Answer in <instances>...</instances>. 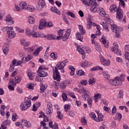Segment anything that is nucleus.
Returning <instances> with one entry per match:
<instances>
[{
    "label": "nucleus",
    "mask_w": 129,
    "mask_h": 129,
    "mask_svg": "<svg viewBox=\"0 0 129 129\" xmlns=\"http://www.w3.org/2000/svg\"><path fill=\"white\" fill-rule=\"evenodd\" d=\"M65 66L64 64L61 62H58L57 64L56 67L54 68V70L53 69V77L54 80H57L58 82L61 81V78L60 77V74H59V72L58 71V69L59 70H62V69H64Z\"/></svg>",
    "instance_id": "f257e3e1"
},
{
    "label": "nucleus",
    "mask_w": 129,
    "mask_h": 129,
    "mask_svg": "<svg viewBox=\"0 0 129 129\" xmlns=\"http://www.w3.org/2000/svg\"><path fill=\"white\" fill-rule=\"evenodd\" d=\"M81 2L85 5V6H89L91 7L90 10L93 13H96L97 10H98V5H97V2L96 0H81Z\"/></svg>",
    "instance_id": "f03ea898"
},
{
    "label": "nucleus",
    "mask_w": 129,
    "mask_h": 129,
    "mask_svg": "<svg viewBox=\"0 0 129 129\" xmlns=\"http://www.w3.org/2000/svg\"><path fill=\"white\" fill-rule=\"evenodd\" d=\"M111 29L113 33H115L116 38H119L120 34L119 33L122 31L121 27H117L115 25H111Z\"/></svg>",
    "instance_id": "7ed1b4c3"
},
{
    "label": "nucleus",
    "mask_w": 129,
    "mask_h": 129,
    "mask_svg": "<svg viewBox=\"0 0 129 129\" xmlns=\"http://www.w3.org/2000/svg\"><path fill=\"white\" fill-rule=\"evenodd\" d=\"M26 7H27V3L22 2L18 5H17V4L15 5L14 10L15 11H17V12H21L23 11V10H26V9H27Z\"/></svg>",
    "instance_id": "20e7f679"
},
{
    "label": "nucleus",
    "mask_w": 129,
    "mask_h": 129,
    "mask_svg": "<svg viewBox=\"0 0 129 129\" xmlns=\"http://www.w3.org/2000/svg\"><path fill=\"white\" fill-rule=\"evenodd\" d=\"M79 29L80 33L78 32L76 34V38L77 40H79V41L82 42V40H83V36L81 35H84V34H85V30L83 29V26H82V25H79Z\"/></svg>",
    "instance_id": "39448f33"
},
{
    "label": "nucleus",
    "mask_w": 129,
    "mask_h": 129,
    "mask_svg": "<svg viewBox=\"0 0 129 129\" xmlns=\"http://www.w3.org/2000/svg\"><path fill=\"white\" fill-rule=\"evenodd\" d=\"M47 68H45L44 66H41L39 67L38 70L37 71V73L39 74V76L42 77H45V76H48V74L47 72H44V71L46 70Z\"/></svg>",
    "instance_id": "423d86ee"
},
{
    "label": "nucleus",
    "mask_w": 129,
    "mask_h": 129,
    "mask_svg": "<svg viewBox=\"0 0 129 129\" xmlns=\"http://www.w3.org/2000/svg\"><path fill=\"white\" fill-rule=\"evenodd\" d=\"M22 80V77L21 76H16L14 78V79H10V83L12 84L14 86H16L17 84H19V83H21Z\"/></svg>",
    "instance_id": "0eeeda50"
},
{
    "label": "nucleus",
    "mask_w": 129,
    "mask_h": 129,
    "mask_svg": "<svg viewBox=\"0 0 129 129\" xmlns=\"http://www.w3.org/2000/svg\"><path fill=\"white\" fill-rule=\"evenodd\" d=\"M114 47L111 48L112 52H113L118 56H121V51L118 49V45L116 43L113 44Z\"/></svg>",
    "instance_id": "6e6552de"
},
{
    "label": "nucleus",
    "mask_w": 129,
    "mask_h": 129,
    "mask_svg": "<svg viewBox=\"0 0 129 129\" xmlns=\"http://www.w3.org/2000/svg\"><path fill=\"white\" fill-rule=\"evenodd\" d=\"M53 113V105L50 102H48L47 105L46 114L48 116H50Z\"/></svg>",
    "instance_id": "1a4fd4ad"
},
{
    "label": "nucleus",
    "mask_w": 129,
    "mask_h": 129,
    "mask_svg": "<svg viewBox=\"0 0 129 129\" xmlns=\"http://www.w3.org/2000/svg\"><path fill=\"white\" fill-rule=\"evenodd\" d=\"M47 27V21L45 19H42L39 21V30H43Z\"/></svg>",
    "instance_id": "9d476101"
},
{
    "label": "nucleus",
    "mask_w": 129,
    "mask_h": 129,
    "mask_svg": "<svg viewBox=\"0 0 129 129\" xmlns=\"http://www.w3.org/2000/svg\"><path fill=\"white\" fill-rule=\"evenodd\" d=\"M45 5L46 4H45V0H39L37 7V8H38V10H42Z\"/></svg>",
    "instance_id": "9b49d317"
},
{
    "label": "nucleus",
    "mask_w": 129,
    "mask_h": 129,
    "mask_svg": "<svg viewBox=\"0 0 129 129\" xmlns=\"http://www.w3.org/2000/svg\"><path fill=\"white\" fill-rule=\"evenodd\" d=\"M5 21L7 25H14L15 24V21H14L13 17H7Z\"/></svg>",
    "instance_id": "f8f14e48"
},
{
    "label": "nucleus",
    "mask_w": 129,
    "mask_h": 129,
    "mask_svg": "<svg viewBox=\"0 0 129 129\" xmlns=\"http://www.w3.org/2000/svg\"><path fill=\"white\" fill-rule=\"evenodd\" d=\"M100 61L102 65L104 66H109L110 65V61L105 59L103 57L100 58Z\"/></svg>",
    "instance_id": "ddd939ff"
},
{
    "label": "nucleus",
    "mask_w": 129,
    "mask_h": 129,
    "mask_svg": "<svg viewBox=\"0 0 129 129\" xmlns=\"http://www.w3.org/2000/svg\"><path fill=\"white\" fill-rule=\"evenodd\" d=\"M77 51H78L79 53L82 54V59H85V53L84 52V49H83V48H82L80 46H78L77 47Z\"/></svg>",
    "instance_id": "4468645a"
},
{
    "label": "nucleus",
    "mask_w": 129,
    "mask_h": 129,
    "mask_svg": "<svg viewBox=\"0 0 129 129\" xmlns=\"http://www.w3.org/2000/svg\"><path fill=\"white\" fill-rule=\"evenodd\" d=\"M22 125H24L27 128H30L31 126H32V124L29 121H27V120H23L22 121Z\"/></svg>",
    "instance_id": "2eb2a0df"
},
{
    "label": "nucleus",
    "mask_w": 129,
    "mask_h": 129,
    "mask_svg": "<svg viewBox=\"0 0 129 129\" xmlns=\"http://www.w3.org/2000/svg\"><path fill=\"white\" fill-rule=\"evenodd\" d=\"M91 27H92V17H88L87 23V28L88 30H90Z\"/></svg>",
    "instance_id": "dca6fc26"
},
{
    "label": "nucleus",
    "mask_w": 129,
    "mask_h": 129,
    "mask_svg": "<svg viewBox=\"0 0 129 129\" xmlns=\"http://www.w3.org/2000/svg\"><path fill=\"white\" fill-rule=\"evenodd\" d=\"M13 29L7 31V34L8 35L9 39H13L16 37V32L13 31Z\"/></svg>",
    "instance_id": "f3484780"
},
{
    "label": "nucleus",
    "mask_w": 129,
    "mask_h": 129,
    "mask_svg": "<svg viewBox=\"0 0 129 129\" xmlns=\"http://www.w3.org/2000/svg\"><path fill=\"white\" fill-rule=\"evenodd\" d=\"M114 13H116V17H123V11L121 9L117 8Z\"/></svg>",
    "instance_id": "a211bd4d"
},
{
    "label": "nucleus",
    "mask_w": 129,
    "mask_h": 129,
    "mask_svg": "<svg viewBox=\"0 0 129 129\" xmlns=\"http://www.w3.org/2000/svg\"><path fill=\"white\" fill-rule=\"evenodd\" d=\"M68 85V82L66 81H61L59 85V87L61 89H65L66 88V87Z\"/></svg>",
    "instance_id": "6ab92c4d"
},
{
    "label": "nucleus",
    "mask_w": 129,
    "mask_h": 129,
    "mask_svg": "<svg viewBox=\"0 0 129 129\" xmlns=\"http://www.w3.org/2000/svg\"><path fill=\"white\" fill-rule=\"evenodd\" d=\"M9 124H11V121L7 120L1 124V127H0V129H6L7 125H9Z\"/></svg>",
    "instance_id": "aec40b11"
},
{
    "label": "nucleus",
    "mask_w": 129,
    "mask_h": 129,
    "mask_svg": "<svg viewBox=\"0 0 129 129\" xmlns=\"http://www.w3.org/2000/svg\"><path fill=\"white\" fill-rule=\"evenodd\" d=\"M63 35H64V30H60L57 32V36H56V40L57 41H59V40H62V37L63 36Z\"/></svg>",
    "instance_id": "412c9836"
},
{
    "label": "nucleus",
    "mask_w": 129,
    "mask_h": 129,
    "mask_svg": "<svg viewBox=\"0 0 129 129\" xmlns=\"http://www.w3.org/2000/svg\"><path fill=\"white\" fill-rule=\"evenodd\" d=\"M47 40H56V36L54 34H47L44 36Z\"/></svg>",
    "instance_id": "4be33fe9"
},
{
    "label": "nucleus",
    "mask_w": 129,
    "mask_h": 129,
    "mask_svg": "<svg viewBox=\"0 0 129 129\" xmlns=\"http://www.w3.org/2000/svg\"><path fill=\"white\" fill-rule=\"evenodd\" d=\"M3 52L5 55H7L9 53V45L5 44L3 45Z\"/></svg>",
    "instance_id": "5701e85b"
},
{
    "label": "nucleus",
    "mask_w": 129,
    "mask_h": 129,
    "mask_svg": "<svg viewBox=\"0 0 129 129\" xmlns=\"http://www.w3.org/2000/svg\"><path fill=\"white\" fill-rule=\"evenodd\" d=\"M25 105H26L28 107H30L31 105V100L28 97H26L24 99V102H23Z\"/></svg>",
    "instance_id": "b1692460"
},
{
    "label": "nucleus",
    "mask_w": 129,
    "mask_h": 129,
    "mask_svg": "<svg viewBox=\"0 0 129 129\" xmlns=\"http://www.w3.org/2000/svg\"><path fill=\"white\" fill-rule=\"evenodd\" d=\"M20 108L22 111H25V110H27L29 107L26 105V104L22 102L20 104Z\"/></svg>",
    "instance_id": "393cba45"
},
{
    "label": "nucleus",
    "mask_w": 129,
    "mask_h": 129,
    "mask_svg": "<svg viewBox=\"0 0 129 129\" xmlns=\"http://www.w3.org/2000/svg\"><path fill=\"white\" fill-rule=\"evenodd\" d=\"M57 81H58L53 82L51 84L52 87H54L56 90L59 89V83Z\"/></svg>",
    "instance_id": "a878e982"
},
{
    "label": "nucleus",
    "mask_w": 129,
    "mask_h": 129,
    "mask_svg": "<svg viewBox=\"0 0 129 129\" xmlns=\"http://www.w3.org/2000/svg\"><path fill=\"white\" fill-rule=\"evenodd\" d=\"M74 90L75 91H78V92L81 94L86 93V92H87L84 88L81 89L75 88Z\"/></svg>",
    "instance_id": "bb28decb"
},
{
    "label": "nucleus",
    "mask_w": 129,
    "mask_h": 129,
    "mask_svg": "<svg viewBox=\"0 0 129 129\" xmlns=\"http://www.w3.org/2000/svg\"><path fill=\"white\" fill-rule=\"evenodd\" d=\"M115 79H119L121 82H122L124 81V79H125V75H124L123 74H122L120 75L119 77H115Z\"/></svg>",
    "instance_id": "cd10ccee"
},
{
    "label": "nucleus",
    "mask_w": 129,
    "mask_h": 129,
    "mask_svg": "<svg viewBox=\"0 0 129 129\" xmlns=\"http://www.w3.org/2000/svg\"><path fill=\"white\" fill-rule=\"evenodd\" d=\"M98 118H96V121L99 122V121H102L103 120V115L100 113H97Z\"/></svg>",
    "instance_id": "c85d7f7f"
},
{
    "label": "nucleus",
    "mask_w": 129,
    "mask_h": 129,
    "mask_svg": "<svg viewBox=\"0 0 129 129\" xmlns=\"http://www.w3.org/2000/svg\"><path fill=\"white\" fill-rule=\"evenodd\" d=\"M94 99H95V102H97L98 101V99H100L101 98V94L100 93H97L95 94L94 96Z\"/></svg>",
    "instance_id": "c756f323"
},
{
    "label": "nucleus",
    "mask_w": 129,
    "mask_h": 129,
    "mask_svg": "<svg viewBox=\"0 0 129 129\" xmlns=\"http://www.w3.org/2000/svg\"><path fill=\"white\" fill-rule=\"evenodd\" d=\"M23 63V64L26 63V60H25L24 56L22 58L21 60H19L18 61H17L16 66H21Z\"/></svg>",
    "instance_id": "7c9ffc66"
},
{
    "label": "nucleus",
    "mask_w": 129,
    "mask_h": 129,
    "mask_svg": "<svg viewBox=\"0 0 129 129\" xmlns=\"http://www.w3.org/2000/svg\"><path fill=\"white\" fill-rule=\"evenodd\" d=\"M69 69L71 71V72H70L71 76H73V75L75 74V68H74V67H73V66H69Z\"/></svg>",
    "instance_id": "2f4dec72"
},
{
    "label": "nucleus",
    "mask_w": 129,
    "mask_h": 129,
    "mask_svg": "<svg viewBox=\"0 0 129 129\" xmlns=\"http://www.w3.org/2000/svg\"><path fill=\"white\" fill-rule=\"evenodd\" d=\"M28 21L29 24H35L36 21H35V18L33 17H28Z\"/></svg>",
    "instance_id": "473e14b6"
},
{
    "label": "nucleus",
    "mask_w": 129,
    "mask_h": 129,
    "mask_svg": "<svg viewBox=\"0 0 129 129\" xmlns=\"http://www.w3.org/2000/svg\"><path fill=\"white\" fill-rule=\"evenodd\" d=\"M50 11L51 12H53V13H55L57 15H60L61 14L60 11H59V10H58V9H57V8L56 7L51 8V9H50Z\"/></svg>",
    "instance_id": "72a5a7b5"
},
{
    "label": "nucleus",
    "mask_w": 129,
    "mask_h": 129,
    "mask_svg": "<svg viewBox=\"0 0 129 129\" xmlns=\"http://www.w3.org/2000/svg\"><path fill=\"white\" fill-rule=\"evenodd\" d=\"M40 91H41L40 93H44L45 90H46L47 88H46V87H45V85H44V84H43L42 83H40Z\"/></svg>",
    "instance_id": "f704fd0d"
},
{
    "label": "nucleus",
    "mask_w": 129,
    "mask_h": 129,
    "mask_svg": "<svg viewBox=\"0 0 129 129\" xmlns=\"http://www.w3.org/2000/svg\"><path fill=\"white\" fill-rule=\"evenodd\" d=\"M15 86H14V85H13L12 84V83H11V81H9V85H8V88L9 89V90H10V91H14V90H15Z\"/></svg>",
    "instance_id": "c9c22d12"
},
{
    "label": "nucleus",
    "mask_w": 129,
    "mask_h": 129,
    "mask_svg": "<svg viewBox=\"0 0 129 129\" xmlns=\"http://www.w3.org/2000/svg\"><path fill=\"white\" fill-rule=\"evenodd\" d=\"M25 10L29 11V12H34L36 9L32 6H28L26 8H25Z\"/></svg>",
    "instance_id": "e433bc0d"
},
{
    "label": "nucleus",
    "mask_w": 129,
    "mask_h": 129,
    "mask_svg": "<svg viewBox=\"0 0 129 129\" xmlns=\"http://www.w3.org/2000/svg\"><path fill=\"white\" fill-rule=\"evenodd\" d=\"M104 21H105V23L107 24H111V23L113 22L109 17H105L104 18Z\"/></svg>",
    "instance_id": "4c0bfd02"
},
{
    "label": "nucleus",
    "mask_w": 129,
    "mask_h": 129,
    "mask_svg": "<svg viewBox=\"0 0 129 129\" xmlns=\"http://www.w3.org/2000/svg\"><path fill=\"white\" fill-rule=\"evenodd\" d=\"M32 58H33L32 54H29L27 55V56L26 57H24V60L26 61V63L27 62H29V61H30V60H31Z\"/></svg>",
    "instance_id": "58836bf2"
},
{
    "label": "nucleus",
    "mask_w": 129,
    "mask_h": 129,
    "mask_svg": "<svg viewBox=\"0 0 129 129\" xmlns=\"http://www.w3.org/2000/svg\"><path fill=\"white\" fill-rule=\"evenodd\" d=\"M13 27H9L8 26H6V27H4L2 29V31H3V32H6V31H7V32H9V31H11L12 30H13Z\"/></svg>",
    "instance_id": "ea45409f"
},
{
    "label": "nucleus",
    "mask_w": 129,
    "mask_h": 129,
    "mask_svg": "<svg viewBox=\"0 0 129 129\" xmlns=\"http://www.w3.org/2000/svg\"><path fill=\"white\" fill-rule=\"evenodd\" d=\"M90 70L91 71H97L98 70H103V69L99 66H96L91 68Z\"/></svg>",
    "instance_id": "a19ab883"
},
{
    "label": "nucleus",
    "mask_w": 129,
    "mask_h": 129,
    "mask_svg": "<svg viewBox=\"0 0 129 129\" xmlns=\"http://www.w3.org/2000/svg\"><path fill=\"white\" fill-rule=\"evenodd\" d=\"M70 36V35L66 33L64 35V36L61 37V40H62V41L63 42H66V41H67V40H68V39H69Z\"/></svg>",
    "instance_id": "79ce46f5"
},
{
    "label": "nucleus",
    "mask_w": 129,
    "mask_h": 129,
    "mask_svg": "<svg viewBox=\"0 0 129 129\" xmlns=\"http://www.w3.org/2000/svg\"><path fill=\"white\" fill-rule=\"evenodd\" d=\"M25 32L27 36H28L29 37L32 36V34L33 32H31V29H30V28H26L25 30Z\"/></svg>",
    "instance_id": "37998d69"
},
{
    "label": "nucleus",
    "mask_w": 129,
    "mask_h": 129,
    "mask_svg": "<svg viewBox=\"0 0 129 129\" xmlns=\"http://www.w3.org/2000/svg\"><path fill=\"white\" fill-rule=\"evenodd\" d=\"M95 81H96V80L94 79V78H91L89 79L88 81L89 85H93V84H94L95 83Z\"/></svg>",
    "instance_id": "c03bdc74"
},
{
    "label": "nucleus",
    "mask_w": 129,
    "mask_h": 129,
    "mask_svg": "<svg viewBox=\"0 0 129 129\" xmlns=\"http://www.w3.org/2000/svg\"><path fill=\"white\" fill-rule=\"evenodd\" d=\"M99 12H100V13H99L100 16H101V17H104V16L107 15L104 12L103 8H101V9H99Z\"/></svg>",
    "instance_id": "a18cd8bd"
},
{
    "label": "nucleus",
    "mask_w": 129,
    "mask_h": 129,
    "mask_svg": "<svg viewBox=\"0 0 129 129\" xmlns=\"http://www.w3.org/2000/svg\"><path fill=\"white\" fill-rule=\"evenodd\" d=\"M95 49H96V51H97L98 52H100L101 51V48H100V45L98 43H95Z\"/></svg>",
    "instance_id": "49530a36"
},
{
    "label": "nucleus",
    "mask_w": 129,
    "mask_h": 129,
    "mask_svg": "<svg viewBox=\"0 0 129 129\" xmlns=\"http://www.w3.org/2000/svg\"><path fill=\"white\" fill-rule=\"evenodd\" d=\"M57 115L56 116V117H57L58 119L61 120L63 119V114H62V113H61V112H60V111H58L57 112Z\"/></svg>",
    "instance_id": "de8ad7c7"
},
{
    "label": "nucleus",
    "mask_w": 129,
    "mask_h": 129,
    "mask_svg": "<svg viewBox=\"0 0 129 129\" xmlns=\"http://www.w3.org/2000/svg\"><path fill=\"white\" fill-rule=\"evenodd\" d=\"M27 75L29 78V80H33V79H34V76H35V74L33 73H27Z\"/></svg>",
    "instance_id": "09e8293b"
},
{
    "label": "nucleus",
    "mask_w": 129,
    "mask_h": 129,
    "mask_svg": "<svg viewBox=\"0 0 129 129\" xmlns=\"http://www.w3.org/2000/svg\"><path fill=\"white\" fill-rule=\"evenodd\" d=\"M78 76H85V72L82 70H80L78 71Z\"/></svg>",
    "instance_id": "8fccbe9b"
},
{
    "label": "nucleus",
    "mask_w": 129,
    "mask_h": 129,
    "mask_svg": "<svg viewBox=\"0 0 129 129\" xmlns=\"http://www.w3.org/2000/svg\"><path fill=\"white\" fill-rule=\"evenodd\" d=\"M110 12H113V11L114 12H115V10H116V5H115V4H113V5H111L110 7Z\"/></svg>",
    "instance_id": "3c124183"
},
{
    "label": "nucleus",
    "mask_w": 129,
    "mask_h": 129,
    "mask_svg": "<svg viewBox=\"0 0 129 129\" xmlns=\"http://www.w3.org/2000/svg\"><path fill=\"white\" fill-rule=\"evenodd\" d=\"M62 20L67 24V25H70V23H69V20H70V18L68 17H63L62 18Z\"/></svg>",
    "instance_id": "603ef678"
},
{
    "label": "nucleus",
    "mask_w": 129,
    "mask_h": 129,
    "mask_svg": "<svg viewBox=\"0 0 129 129\" xmlns=\"http://www.w3.org/2000/svg\"><path fill=\"white\" fill-rule=\"evenodd\" d=\"M31 36L33 37V38H38V37H40V35L39 34V33L36 32V31L32 32Z\"/></svg>",
    "instance_id": "864d4df0"
},
{
    "label": "nucleus",
    "mask_w": 129,
    "mask_h": 129,
    "mask_svg": "<svg viewBox=\"0 0 129 129\" xmlns=\"http://www.w3.org/2000/svg\"><path fill=\"white\" fill-rule=\"evenodd\" d=\"M19 118V116H18V115H17V113H14L12 114V120L13 121H16L17 119Z\"/></svg>",
    "instance_id": "5fc2aeb1"
},
{
    "label": "nucleus",
    "mask_w": 129,
    "mask_h": 129,
    "mask_svg": "<svg viewBox=\"0 0 129 129\" xmlns=\"http://www.w3.org/2000/svg\"><path fill=\"white\" fill-rule=\"evenodd\" d=\"M103 75L106 79H109V78H110V76L108 75V73L107 72H103Z\"/></svg>",
    "instance_id": "6e6d98bb"
},
{
    "label": "nucleus",
    "mask_w": 129,
    "mask_h": 129,
    "mask_svg": "<svg viewBox=\"0 0 129 129\" xmlns=\"http://www.w3.org/2000/svg\"><path fill=\"white\" fill-rule=\"evenodd\" d=\"M68 95L74 98V99H76V96H75V94H74L73 92H70L68 93Z\"/></svg>",
    "instance_id": "4d7b16f0"
},
{
    "label": "nucleus",
    "mask_w": 129,
    "mask_h": 129,
    "mask_svg": "<svg viewBox=\"0 0 129 129\" xmlns=\"http://www.w3.org/2000/svg\"><path fill=\"white\" fill-rule=\"evenodd\" d=\"M101 42L104 45V47L105 48H108V43L106 42V40L102 38V40H101Z\"/></svg>",
    "instance_id": "13d9d810"
},
{
    "label": "nucleus",
    "mask_w": 129,
    "mask_h": 129,
    "mask_svg": "<svg viewBox=\"0 0 129 129\" xmlns=\"http://www.w3.org/2000/svg\"><path fill=\"white\" fill-rule=\"evenodd\" d=\"M90 116L94 120H95L96 121V115H95V113L92 112L90 114Z\"/></svg>",
    "instance_id": "bf43d9fd"
},
{
    "label": "nucleus",
    "mask_w": 129,
    "mask_h": 129,
    "mask_svg": "<svg viewBox=\"0 0 129 129\" xmlns=\"http://www.w3.org/2000/svg\"><path fill=\"white\" fill-rule=\"evenodd\" d=\"M81 121L83 125H86V124H87V121H86V119H85V117H83L81 118Z\"/></svg>",
    "instance_id": "052dcab7"
},
{
    "label": "nucleus",
    "mask_w": 129,
    "mask_h": 129,
    "mask_svg": "<svg viewBox=\"0 0 129 129\" xmlns=\"http://www.w3.org/2000/svg\"><path fill=\"white\" fill-rule=\"evenodd\" d=\"M87 102L89 107H91L92 106V98H88Z\"/></svg>",
    "instance_id": "680f3d73"
},
{
    "label": "nucleus",
    "mask_w": 129,
    "mask_h": 129,
    "mask_svg": "<svg viewBox=\"0 0 129 129\" xmlns=\"http://www.w3.org/2000/svg\"><path fill=\"white\" fill-rule=\"evenodd\" d=\"M71 106V105H70V104H66L64 106V111H66V112L68 111V110L70 109Z\"/></svg>",
    "instance_id": "e2e57ef3"
},
{
    "label": "nucleus",
    "mask_w": 129,
    "mask_h": 129,
    "mask_svg": "<svg viewBox=\"0 0 129 129\" xmlns=\"http://www.w3.org/2000/svg\"><path fill=\"white\" fill-rule=\"evenodd\" d=\"M24 49L27 52H30V53H32V52H33L34 51V49H35V48H34V46H33L32 47H28L27 48L24 47Z\"/></svg>",
    "instance_id": "0e129e2a"
},
{
    "label": "nucleus",
    "mask_w": 129,
    "mask_h": 129,
    "mask_svg": "<svg viewBox=\"0 0 129 129\" xmlns=\"http://www.w3.org/2000/svg\"><path fill=\"white\" fill-rule=\"evenodd\" d=\"M42 77L40 76V75L38 77H36V81H38L39 82H41V81H43V78H41Z\"/></svg>",
    "instance_id": "69168bd1"
},
{
    "label": "nucleus",
    "mask_w": 129,
    "mask_h": 129,
    "mask_svg": "<svg viewBox=\"0 0 129 129\" xmlns=\"http://www.w3.org/2000/svg\"><path fill=\"white\" fill-rule=\"evenodd\" d=\"M87 65H88V61H84L81 64V67H83V68L86 67Z\"/></svg>",
    "instance_id": "338daca9"
},
{
    "label": "nucleus",
    "mask_w": 129,
    "mask_h": 129,
    "mask_svg": "<svg viewBox=\"0 0 129 129\" xmlns=\"http://www.w3.org/2000/svg\"><path fill=\"white\" fill-rule=\"evenodd\" d=\"M125 58L129 61V52L127 51H126L125 53Z\"/></svg>",
    "instance_id": "774afa93"
}]
</instances>
